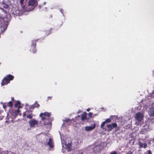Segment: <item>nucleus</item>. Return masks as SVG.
<instances>
[{
  "label": "nucleus",
  "mask_w": 154,
  "mask_h": 154,
  "mask_svg": "<svg viewBox=\"0 0 154 154\" xmlns=\"http://www.w3.org/2000/svg\"><path fill=\"white\" fill-rule=\"evenodd\" d=\"M51 116V113L48 112H42L39 115L41 120L43 121V124L45 125H48L51 122L50 117Z\"/></svg>",
  "instance_id": "f257e3e1"
},
{
  "label": "nucleus",
  "mask_w": 154,
  "mask_h": 154,
  "mask_svg": "<svg viewBox=\"0 0 154 154\" xmlns=\"http://www.w3.org/2000/svg\"><path fill=\"white\" fill-rule=\"evenodd\" d=\"M14 76L11 75L9 74L7 75L2 80V86H4L10 83V81L14 79Z\"/></svg>",
  "instance_id": "f03ea898"
},
{
  "label": "nucleus",
  "mask_w": 154,
  "mask_h": 154,
  "mask_svg": "<svg viewBox=\"0 0 154 154\" xmlns=\"http://www.w3.org/2000/svg\"><path fill=\"white\" fill-rule=\"evenodd\" d=\"M39 40V39L37 38L36 39L32 40V43L31 44V47L30 49V51L33 53L34 54L36 52V42H38Z\"/></svg>",
  "instance_id": "7ed1b4c3"
},
{
  "label": "nucleus",
  "mask_w": 154,
  "mask_h": 154,
  "mask_svg": "<svg viewBox=\"0 0 154 154\" xmlns=\"http://www.w3.org/2000/svg\"><path fill=\"white\" fill-rule=\"evenodd\" d=\"M20 111L19 109H18L17 110L12 109L10 112V113L14 117H16L19 114L20 116L21 114L20 113Z\"/></svg>",
  "instance_id": "20e7f679"
},
{
  "label": "nucleus",
  "mask_w": 154,
  "mask_h": 154,
  "mask_svg": "<svg viewBox=\"0 0 154 154\" xmlns=\"http://www.w3.org/2000/svg\"><path fill=\"white\" fill-rule=\"evenodd\" d=\"M143 115L140 112L137 113L135 115V119L138 122L141 121L143 119Z\"/></svg>",
  "instance_id": "39448f33"
},
{
  "label": "nucleus",
  "mask_w": 154,
  "mask_h": 154,
  "mask_svg": "<svg viewBox=\"0 0 154 154\" xmlns=\"http://www.w3.org/2000/svg\"><path fill=\"white\" fill-rule=\"evenodd\" d=\"M30 127L31 128H34L35 125H37L38 122L35 119H32L29 122Z\"/></svg>",
  "instance_id": "423d86ee"
},
{
  "label": "nucleus",
  "mask_w": 154,
  "mask_h": 154,
  "mask_svg": "<svg viewBox=\"0 0 154 154\" xmlns=\"http://www.w3.org/2000/svg\"><path fill=\"white\" fill-rule=\"evenodd\" d=\"M94 151L95 152H99L102 149V146L100 144H98L97 145L94 146L93 148Z\"/></svg>",
  "instance_id": "0eeeda50"
},
{
  "label": "nucleus",
  "mask_w": 154,
  "mask_h": 154,
  "mask_svg": "<svg viewBox=\"0 0 154 154\" xmlns=\"http://www.w3.org/2000/svg\"><path fill=\"white\" fill-rule=\"evenodd\" d=\"M47 145L49 146L50 149L54 147V143L53 139L52 138H50L49 139L47 143Z\"/></svg>",
  "instance_id": "6e6552de"
},
{
  "label": "nucleus",
  "mask_w": 154,
  "mask_h": 154,
  "mask_svg": "<svg viewBox=\"0 0 154 154\" xmlns=\"http://www.w3.org/2000/svg\"><path fill=\"white\" fill-rule=\"evenodd\" d=\"M117 125L116 123H113L112 124H109L107 125V127L110 128L108 130L109 131H111L114 128L117 127Z\"/></svg>",
  "instance_id": "1a4fd4ad"
},
{
  "label": "nucleus",
  "mask_w": 154,
  "mask_h": 154,
  "mask_svg": "<svg viewBox=\"0 0 154 154\" xmlns=\"http://www.w3.org/2000/svg\"><path fill=\"white\" fill-rule=\"evenodd\" d=\"M148 113L150 116H154V107H151L149 108L148 110Z\"/></svg>",
  "instance_id": "9d476101"
},
{
  "label": "nucleus",
  "mask_w": 154,
  "mask_h": 154,
  "mask_svg": "<svg viewBox=\"0 0 154 154\" xmlns=\"http://www.w3.org/2000/svg\"><path fill=\"white\" fill-rule=\"evenodd\" d=\"M143 129L144 131H148L151 130V127L149 125L146 124L144 126Z\"/></svg>",
  "instance_id": "9b49d317"
},
{
  "label": "nucleus",
  "mask_w": 154,
  "mask_h": 154,
  "mask_svg": "<svg viewBox=\"0 0 154 154\" xmlns=\"http://www.w3.org/2000/svg\"><path fill=\"white\" fill-rule=\"evenodd\" d=\"M87 113L86 112H84L83 113L82 115V116L81 119L82 121H83L85 120H88L89 118H87Z\"/></svg>",
  "instance_id": "f8f14e48"
},
{
  "label": "nucleus",
  "mask_w": 154,
  "mask_h": 154,
  "mask_svg": "<svg viewBox=\"0 0 154 154\" xmlns=\"http://www.w3.org/2000/svg\"><path fill=\"white\" fill-rule=\"evenodd\" d=\"M95 127V124L91 125L90 126H87L85 128V130L86 131H89L94 129Z\"/></svg>",
  "instance_id": "ddd939ff"
},
{
  "label": "nucleus",
  "mask_w": 154,
  "mask_h": 154,
  "mask_svg": "<svg viewBox=\"0 0 154 154\" xmlns=\"http://www.w3.org/2000/svg\"><path fill=\"white\" fill-rule=\"evenodd\" d=\"M37 1L35 0H29L28 2L29 6H33L36 3Z\"/></svg>",
  "instance_id": "4468645a"
},
{
  "label": "nucleus",
  "mask_w": 154,
  "mask_h": 154,
  "mask_svg": "<svg viewBox=\"0 0 154 154\" xmlns=\"http://www.w3.org/2000/svg\"><path fill=\"white\" fill-rule=\"evenodd\" d=\"M138 145L140 147H143L144 148H146L147 146V144L146 143H143L141 142L140 141L138 142Z\"/></svg>",
  "instance_id": "2eb2a0df"
},
{
  "label": "nucleus",
  "mask_w": 154,
  "mask_h": 154,
  "mask_svg": "<svg viewBox=\"0 0 154 154\" xmlns=\"http://www.w3.org/2000/svg\"><path fill=\"white\" fill-rule=\"evenodd\" d=\"M66 148L68 149V151H70L71 150V145L70 143H68L67 144H65Z\"/></svg>",
  "instance_id": "dca6fc26"
},
{
  "label": "nucleus",
  "mask_w": 154,
  "mask_h": 154,
  "mask_svg": "<svg viewBox=\"0 0 154 154\" xmlns=\"http://www.w3.org/2000/svg\"><path fill=\"white\" fill-rule=\"evenodd\" d=\"M16 102V103H15L14 105V107H18V109H19V108L20 107V103L19 101H17Z\"/></svg>",
  "instance_id": "f3484780"
},
{
  "label": "nucleus",
  "mask_w": 154,
  "mask_h": 154,
  "mask_svg": "<svg viewBox=\"0 0 154 154\" xmlns=\"http://www.w3.org/2000/svg\"><path fill=\"white\" fill-rule=\"evenodd\" d=\"M7 105L9 107H13L12 102L11 101H10L7 103Z\"/></svg>",
  "instance_id": "a211bd4d"
},
{
  "label": "nucleus",
  "mask_w": 154,
  "mask_h": 154,
  "mask_svg": "<svg viewBox=\"0 0 154 154\" xmlns=\"http://www.w3.org/2000/svg\"><path fill=\"white\" fill-rule=\"evenodd\" d=\"M27 118L30 119H31L33 117V115L32 114H30L27 116Z\"/></svg>",
  "instance_id": "6ab92c4d"
},
{
  "label": "nucleus",
  "mask_w": 154,
  "mask_h": 154,
  "mask_svg": "<svg viewBox=\"0 0 154 154\" xmlns=\"http://www.w3.org/2000/svg\"><path fill=\"white\" fill-rule=\"evenodd\" d=\"M34 105L35 107L38 108L40 106L39 104H38L36 101L35 102V103L34 104Z\"/></svg>",
  "instance_id": "aec40b11"
},
{
  "label": "nucleus",
  "mask_w": 154,
  "mask_h": 154,
  "mask_svg": "<svg viewBox=\"0 0 154 154\" xmlns=\"http://www.w3.org/2000/svg\"><path fill=\"white\" fill-rule=\"evenodd\" d=\"M70 121V119H66L65 120H64L63 121V122L64 124H65V123L68 122H69Z\"/></svg>",
  "instance_id": "412c9836"
},
{
  "label": "nucleus",
  "mask_w": 154,
  "mask_h": 154,
  "mask_svg": "<svg viewBox=\"0 0 154 154\" xmlns=\"http://www.w3.org/2000/svg\"><path fill=\"white\" fill-rule=\"evenodd\" d=\"M105 122H106L109 123L111 122V119L110 118H108L105 120Z\"/></svg>",
  "instance_id": "4be33fe9"
},
{
  "label": "nucleus",
  "mask_w": 154,
  "mask_h": 154,
  "mask_svg": "<svg viewBox=\"0 0 154 154\" xmlns=\"http://www.w3.org/2000/svg\"><path fill=\"white\" fill-rule=\"evenodd\" d=\"M93 113L91 112H89L88 114L89 117L90 118H92V117Z\"/></svg>",
  "instance_id": "5701e85b"
},
{
  "label": "nucleus",
  "mask_w": 154,
  "mask_h": 154,
  "mask_svg": "<svg viewBox=\"0 0 154 154\" xmlns=\"http://www.w3.org/2000/svg\"><path fill=\"white\" fill-rule=\"evenodd\" d=\"M25 0H20V3L21 5H23V1Z\"/></svg>",
  "instance_id": "b1692460"
},
{
  "label": "nucleus",
  "mask_w": 154,
  "mask_h": 154,
  "mask_svg": "<svg viewBox=\"0 0 154 154\" xmlns=\"http://www.w3.org/2000/svg\"><path fill=\"white\" fill-rule=\"evenodd\" d=\"M106 122L105 121H104L102 122V123L101 124V127H103L104 126V125H105Z\"/></svg>",
  "instance_id": "393cba45"
},
{
  "label": "nucleus",
  "mask_w": 154,
  "mask_h": 154,
  "mask_svg": "<svg viewBox=\"0 0 154 154\" xmlns=\"http://www.w3.org/2000/svg\"><path fill=\"white\" fill-rule=\"evenodd\" d=\"M35 108V106H34V104H33V105H32L30 107V109H34V108Z\"/></svg>",
  "instance_id": "a878e982"
},
{
  "label": "nucleus",
  "mask_w": 154,
  "mask_h": 154,
  "mask_svg": "<svg viewBox=\"0 0 154 154\" xmlns=\"http://www.w3.org/2000/svg\"><path fill=\"white\" fill-rule=\"evenodd\" d=\"M51 30H52V29H50V30H47L46 31L47 32H48V34H50L51 33Z\"/></svg>",
  "instance_id": "bb28decb"
},
{
  "label": "nucleus",
  "mask_w": 154,
  "mask_h": 154,
  "mask_svg": "<svg viewBox=\"0 0 154 154\" xmlns=\"http://www.w3.org/2000/svg\"><path fill=\"white\" fill-rule=\"evenodd\" d=\"M8 7V5H7V4H5L4 6V8H7Z\"/></svg>",
  "instance_id": "cd10ccee"
},
{
  "label": "nucleus",
  "mask_w": 154,
  "mask_h": 154,
  "mask_svg": "<svg viewBox=\"0 0 154 154\" xmlns=\"http://www.w3.org/2000/svg\"><path fill=\"white\" fill-rule=\"evenodd\" d=\"M133 152L131 151H128L126 154H132Z\"/></svg>",
  "instance_id": "c85d7f7f"
},
{
  "label": "nucleus",
  "mask_w": 154,
  "mask_h": 154,
  "mask_svg": "<svg viewBox=\"0 0 154 154\" xmlns=\"http://www.w3.org/2000/svg\"><path fill=\"white\" fill-rule=\"evenodd\" d=\"M27 112L26 111V112H23V117L25 116H26V115L27 114L26 113Z\"/></svg>",
  "instance_id": "c756f323"
},
{
  "label": "nucleus",
  "mask_w": 154,
  "mask_h": 154,
  "mask_svg": "<svg viewBox=\"0 0 154 154\" xmlns=\"http://www.w3.org/2000/svg\"><path fill=\"white\" fill-rule=\"evenodd\" d=\"M110 154H117V153L115 151H113L110 153Z\"/></svg>",
  "instance_id": "7c9ffc66"
},
{
  "label": "nucleus",
  "mask_w": 154,
  "mask_h": 154,
  "mask_svg": "<svg viewBox=\"0 0 154 154\" xmlns=\"http://www.w3.org/2000/svg\"><path fill=\"white\" fill-rule=\"evenodd\" d=\"M146 154H152V152L150 150H149L148 151L147 153Z\"/></svg>",
  "instance_id": "2f4dec72"
},
{
  "label": "nucleus",
  "mask_w": 154,
  "mask_h": 154,
  "mask_svg": "<svg viewBox=\"0 0 154 154\" xmlns=\"http://www.w3.org/2000/svg\"><path fill=\"white\" fill-rule=\"evenodd\" d=\"M11 100L12 101L14 102V101H15V102H16V101H14V97H11Z\"/></svg>",
  "instance_id": "473e14b6"
},
{
  "label": "nucleus",
  "mask_w": 154,
  "mask_h": 154,
  "mask_svg": "<svg viewBox=\"0 0 154 154\" xmlns=\"http://www.w3.org/2000/svg\"><path fill=\"white\" fill-rule=\"evenodd\" d=\"M52 98V97H50L49 96L48 97V100H51Z\"/></svg>",
  "instance_id": "72a5a7b5"
},
{
  "label": "nucleus",
  "mask_w": 154,
  "mask_h": 154,
  "mask_svg": "<svg viewBox=\"0 0 154 154\" xmlns=\"http://www.w3.org/2000/svg\"><path fill=\"white\" fill-rule=\"evenodd\" d=\"M90 109L89 108H88V109H86V111H87V112H89V111H90Z\"/></svg>",
  "instance_id": "f704fd0d"
},
{
  "label": "nucleus",
  "mask_w": 154,
  "mask_h": 154,
  "mask_svg": "<svg viewBox=\"0 0 154 154\" xmlns=\"http://www.w3.org/2000/svg\"><path fill=\"white\" fill-rule=\"evenodd\" d=\"M3 107H4V109H6V106H5L4 105V106H3Z\"/></svg>",
  "instance_id": "c9c22d12"
},
{
  "label": "nucleus",
  "mask_w": 154,
  "mask_h": 154,
  "mask_svg": "<svg viewBox=\"0 0 154 154\" xmlns=\"http://www.w3.org/2000/svg\"><path fill=\"white\" fill-rule=\"evenodd\" d=\"M5 122H8V121H5Z\"/></svg>",
  "instance_id": "e433bc0d"
},
{
  "label": "nucleus",
  "mask_w": 154,
  "mask_h": 154,
  "mask_svg": "<svg viewBox=\"0 0 154 154\" xmlns=\"http://www.w3.org/2000/svg\"><path fill=\"white\" fill-rule=\"evenodd\" d=\"M153 106H154V103L153 104Z\"/></svg>",
  "instance_id": "4c0bfd02"
},
{
  "label": "nucleus",
  "mask_w": 154,
  "mask_h": 154,
  "mask_svg": "<svg viewBox=\"0 0 154 154\" xmlns=\"http://www.w3.org/2000/svg\"><path fill=\"white\" fill-rule=\"evenodd\" d=\"M6 29V28L5 29H4V31H5V29Z\"/></svg>",
  "instance_id": "58836bf2"
},
{
  "label": "nucleus",
  "mask_w": 154,
  "mask_h": 154,
  "mask_svg": "<svg viewBox=\"0 0 154 154\" xmlns=\"http://www.w3.org/2000/svg\"><path fill=\"white\" fill-rule=\"evenodd\" d=\"M137 123H138V122H136V123L137 124Z\"/></svg>",
  "instance_id": "ea45409f"
},
{
  "label": "nucleus",
  "mask_w": 154,
  "mask_h": 154,
  "mask_svg": "<svg viewBox=\"0 0 154 154\" xmlns=\"http://www.w3.org/2000/svg\"><path fill=\"white\" fill-rule=\"evenodd\" d=\"M1 64V63L0 62V64Z\"/></svg>",
  "instance_id": "a19ab883"
}]
</instances>
